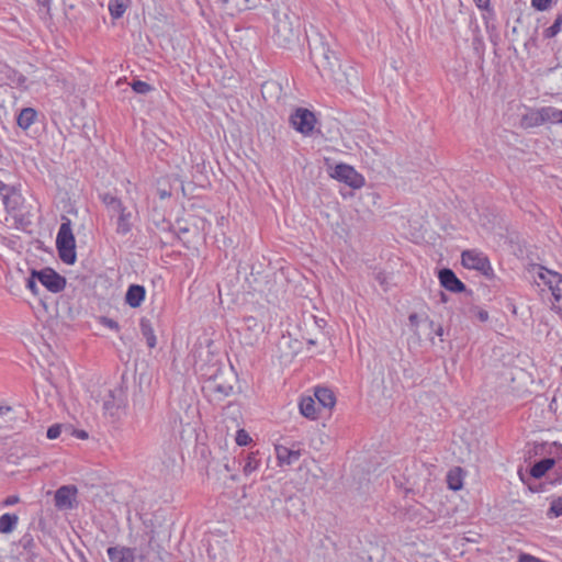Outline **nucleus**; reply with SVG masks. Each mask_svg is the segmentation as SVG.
<instances>
[{"label":"nucleus","mask_w":562,"mask_h":562,"mask_svg":"<svg viewBox=\"0 0 562 562\" xmlns=\"http://www.w3.org/2000/svg\"><path fill=\"white\" fill-rule=\"evenodd\" d=\"M99 196L106 207L109 216L111 218L116 217L115 232L121 236L127 235L133 227L132 212L127 210L121 199L110 192L102 193Z\"/></svg>","instance_id":"obj_1"},{"label":"nucleus","mask_w":562,"mask_h":562,"mask_svg":"<svg viewBox=\"0 0 562 562\" xmlns=\"http://www.w3.org/2000/svg\"><path fill=\"white\" fill-rule=\"evenodd\" d=\"M56 247L58 256L64 263L74 265L76 262V241L71 229V222L67 217H64V222L59 226Z\"/></svg>","instance_id":"obj_2"},{"label":"nucleus","mask_w":562,"mask_h":562,"mask_svg":"<svg viewBox=\"0 0 562 562\" xmlns=\"http://www.w3.org/2000/svg\"><path fill=\"white\" fill-rule=\"evenodd\" d=\"M274 41L280 46H288L297 37L293 21L288 13L274 14Z\"/></svg>","instance_id":"obj_3"},{"label":"nucleus","mask_w":562,"mask_h":562,"mask_svg":"<svg viewBox=\"0 0 562 562\" xmlns=\"http://www.w3.org/2000/svg\"><path fill=\"white\" fill-rule=\"evenodd\" d=\"M464 268L480 271L484 276L493 273V268L485 254L476 249L464 250L461 255Z\"/></svg>","instance_id":"obj_4"},{"label":"nucleus","mask_w":562,"mask_h":562,"mask_svg":"<svg viewBox=\"0 0 562 562\" xmlns=\"http://www.w3.org/2000/svg\"><path fill=\"white\" fill-rule=\"evenodd\" d=\"M32 276L52 293H59L66 286V279L52 268L32 270Z\"/></svg>","instance_id":"obj_5"},{"label":"nucleus","mask_w":562,"mask_h":562,"mask_svg":"<svg viewBox=\"0 0 562 562\" xmlns=\"http://www.w3.org/2000/svg\"><path fill=\"white\" fill-rule=\"evenodd\" d=\"M330 176L352 189H360L366 182L363 176L360 175L352 166L347 164L336 165Z\"/></svg>","instance_id":"obj_6"},{"label":"nucleus","mask_w":562,"mask_h":562,"mask_svg":"<svg viewBox=\"0 0 562 562\" xmlns=\"http://www.w3.org/2000/svg\"><path fill=\"white\" fill-rule=\"evenodd\" d=\"M292 127L303 135H311L316 123L314 113L304 108H297L290 115Z\"/></svg>","instance_id":"obj_7"},{"label":"nucleus","mask_w":562,"mask_h":562,"mask_svg":"<svg viewBox=\"0 0 562 562\" xmlns=\"http://www.w3.org/2000/svg\"><path fill=\"white\" fill-rule=\"evenodd\" d=\"M317 55L313 54L316 58V67L323 71H327L328 75H334L337 68H340L339 58L333 49L325 43H322L317 48Z\"/></svg>","instance_id":"obj_8"},{"label":"nucleus","mask_w":562,"mask_h":562,"mask_svg":"<svg viewBox=\"0 0 562 562\" xmlns=\"http://www.w3.org/2000/svg\"><path fill=\"white\" fill-rule=\"evenodd\" d=\"M0 196L8 213L19 211L24 201L20 189L14 186L5 184L2 181H0Z\"/></svg>","instance_id":"obj_9"},{"label":"nucleus","mask_w":562,"mask_h":562,"mask_svg":"<svg viewBox=\"0 0 562 562\" xmlns=\"http://www.w3.org/2000/svg\"><path fill=\"white\" fill-rule=\"evenodd\" d=\"M539 278L542 279L551 290L553 296V308L559 313H562V276L557 272L546 270V272L539 273Z\"/></svg>","instance_id":"obj_10"},{"label":"nucleus","mask_w":562,"mask_h":562,"mask_svg":"<svg viewBox=\"0 0 562 562\" xmlns=\"http://www.w3.org/2000/svg\"><path fill=\"white\" fill-rule=\"evenodd\" d=\"M439 281L440 284L448 291L460 293L465 290L464 283L458 279L451 269H441L439 271Z\"/></svg>","instance_id":"obj_11"},{"label":"nucleus","mask_w":562,"mask_h":562,"mask_svg":"<svg viewBox=\"0 0 562 562\" xmlns=\"http://www.w3.org/2000/svg\"><path fill=\"white\" fill-rule=\"evenodd\" d=\"M77 494V488L71 485H64L55 493V505L58 508L70 509L74 507V499Z\"/></svg>","instance_id":"obj_12"},{"label":"nucleus","mask_w":562,"mask_h":562,"mask_svg":"<svg viewBox=\"0 0 562 562\" xmlns=\"http://www.w3.org/2000/svg\"><path fill=\"white\" fill-rule=\"evenodd\" d=\"M108 555L111 562H135V550L127 547H110Z\"/></svg>","instance_id":"obj_13"},{"label":"nucleus","mask_w":562,"mask_h":562,"mask_svg":"<svg viewBox=\"0 0 562 562\" xmlns=\"http://www.w3.org/2000/svg\"><path fill=\"white\" fill-rule=\"evenodd\" d=\"M146 290L143 285L131 284L125 294V303L133 307H139L145 300Z\"/></svg>","instance_id":"obj_14"},{"label":"nucleus","mask_w":562,"mask_h":562,"mask_svg":"<svg viewBox=\"0 0 562 562\" xmlns=\"http://www.w3.org/2000/svg\"><path fill=\"white\" fill-rule=\"evenodd\" d=\"M276 454L280 465H291L299 461L301 451L278 445L276 446Z\"/></svg>","instance_id":"obj_15"},{"label":"nucleus","mask_w":562,"mask_h":562,"mask_svg":"<svg viewBox=\"0 0 562 562\" xmlns=\"http://www.w3.org/2000/svg\"><path fill=\"white\" fill-rule=\"evenodd\" d=\"M542 124H544L543 108L529 110L520 120L522 128H532Z\"/></svg>","instance_id":"obj_16"},{"label":"nucleus","mask_w":562,"mask_h":562,"mask_svg":"<svg viewBox=\"0 0 562 562\" xmlns=\"http://www.w3.org/2000/svg\"><path fill=\"white\" fill-rule=\"evenodd\" d=\"M314 396L318 404L324 408H333L336 404L334 392L328 387H315Z\"/></svg>","instance_id":"obj_17"},{"label":"nucleus","mask_w":562,"mask_h":562,"mask_svg":"<svg viewBox=\"0 0 562 562\" xmlns=\"http://www.w3.org/2000/svg\"><path fill=\"white\" fill-rule=\"evenodd\" d=\"M299 408H300V413L304 417H306L308 419H316L317 418L318 412H317V408H316V402H315V400L313 397H311V396H303L300 400Z\"/></svg>","instance_id":"obj_18"},{"label":"nucleus","mask_w":562,"mask_h":562,"mask_svg":"<svg viewBox=\"0 0 562 562\" xmlns=\"http://www.w3.org/2000/svg\"><path fill=\"white\" fill-rule=\"evenodd\" d=\"M36 117H37V112L35 109L24 108L20 111V113L16 117L18 126L21 127L22 130L26 131L35 122Z\"/></svg>","instance_id":"obj_19"},{"label":"nucleus","mask_w":562,"mask_h":562,"mask_svg":"<svg viewBox=\"0 0 562 562\" xmlns=\"http://www.w3.org/2000/svg\"><path fill=\"white\" fill-rule=\"evenodd\" d=\"M131 4V0H109L108 9L113 20L121 19Z\"/></svg>","instance_id":"obj_20"},{"label":"nucleus","mask_w":562,"mask_h":562,"mask_svg":"<svg viewBox=\"0 0 562 562\" xmlns=\"http://www.w3.org/2000/svg\"><path fill=\"white\" fill-rule=\"evenodd\" d=\"M555 461L552 458H544L537 461L530 469V475L535 479L542 477L553 465Z\"/></svg>","instance_id":"obj_21"},{"label":"nucleus","mask_w":562,"mask_h":562,"mask_svg":"<svg viewBox=\"0 0 562 562\" xmlns=\"http://www.w3.org/2000/svg\"><path fill=\"white\" fill-rule=\"evenodd\" d=\"M139 326L140 333L143 337L146 339L148 348H155L157 345V339L151 323L146 318H142Z\"/></svg>","instance_id":"obj_22"},{"label":"nucleus","mask_w":562,"mask_h":562,"mask_svg":"<svg viewBox=\"0 0 562 562\" xmlns=\"http://www.w3.org/2000/svg\"><path fill=\"white\" fill-rule=\"evenodd\" d=\"M19 522V517L15 514L5 513L0 516V532L10 533L12 532Z\"/></svg>","instance_id":"obj_23"},{"label":"nucleus","mask_w":562,"mask_h":562,"mask_svg":"<svg viewBox=\"0 0 562 562\" xmlns=\"http://www.w3.org/2000/svg\"><path fill=\"white\" fill-rule=\"evenodd\" d=\"M544 123L562 124V110L554 106H543Z\"/></svg>","instance_id":"obj_24"},{"label":"nucleus","mask_w":562,"mask_h":562,"mask_svg":"<svg viewBox=\"0 0 562 562\" xmlns=\"http://www.w3.org/2000/svg\"><path fill=\"white\" fill-rule=\"evenodd\" d=\"M448 487L452 491L462 488L461 469L450 470L447 475Z\"/></svg>","instance_id":"obj_25"},{"label":"nucleus","mask_w":562,"mask_h":562,"mask_svg":"<svg viewBox=\"0 0 562 562\" xmlns=\"http://www.w3.org/2000/svg\"><path fill=\"white\" fill-rule=\"evenodd\" d=\"M222 4L236 9L237 11H245L251 8L254 0H218Z\"/></svg>","instance_id":"obj_26"},{"label":"nucleus","mask_w":562,"mask_h":562,"mask_svg":"<svg viewBox=\"0 0 562 562\" xmlns=\"http://www.w3.org/2000/svg\"><path fill=\"white\" fill-rule=\"evenodd\" d=\"M210 389L213 393L218 394L220 398L228 396L233 391L232 385H225L216 382L212 383Z\"/></svg>","instance_id":"obj_27"},{"label":"nucleus","mask_w":562,"mask_h":562,"mask_svg":"<svg viewBox=\"0 0 562 562\" xmlns=\"http://www.w3.org/2000/svg\"><path fill=\"white\" fill-rule=\"evenodd\" d=\"M562 26V14H559L553 22L551 26L544 30V37L552 38L554 37L560 31Z\"/></svg>","instance_id":"obj_28"},{"label":"nucleus","mask_w":562,"mask_h":562,"mask_svg":"<svg viewBox=\"0 0 562 562\" xmlns=\"http://www.w3.org/2000/svg\"><path fill=\"white\" fill-rule=\"evenodd\" d=\"M260 461L256 458L255 454H249L246 459V463L244 465V473L246 475L251 474L259 468Z\"/></svg>","instance_id":"obj_29"},{"label":"nucleus","mask_w":562,"mask_h":562,"mask_svg":"<svg viewBox=\"0 0 562 562\" xmlns=\"http://www.w3.org/2000/svg\"><path fill=\"white\" fill-rule=\"evenodd\" d=\"M131 87L136 93L139 94H146L153 90V87L149 83L142 80L133 81Z\"/></svg>","instance_id":"obj_30"},{"label":"nucleus","mask_w":562,"mask_h":562,"mask_svg":"<svg viewBox=\"0 0 562 562\" xmlns=\"http://www.w3.org/2000/svg\"><path fill=\"white\" fill-rule=\"evenodd\" d=\"M548 515L551 517L562 516V496H560L551 502Z\"/></svg>","instance_id":"obj_31"},{"label":"nucleus","mask_w":562,"mask_h":562,"mask_svg":"<svg viewBox=\"0 0 562 562\" xmlns=\"http://www.w3.org/2000/svg\"><path fill=\"white\" fill-rule=\"evenodd\" d=\"M251 441L250 436L245 429H239L236 434V443L238 446H247Z\"/></svg>","instance_id":"obj_32"},{"label":"nucleus","mask_w":562,"mask_h":562,"mask_svg":"<svg viewBox=\"0 0 562 562\" xmlns=\"http://www.w3.org/2000/svg\"><path fill=\"white\" fill-rule=\"evenodd\" d=\"M108 397L109 398H106L103 403V409L105 412H108L110 415H113L114 408H116V406L114 404V395H113L112 391L109 392Z\"/></svg>","instance_id":"obj_33"},{"label":"nucleus","mask_w":562,"mask_h":562,"mask_svg":"<svg viewBox=\"0 0 562 562\" xmlns=\"http://www.w3.org/2000/svg\"><path fill=\"white\" fill-rule=\"evenodd\" d=\"M61 434V426L59 424H55V425H52L48 429H47V438L48 439H57Z\"/></svg>","instance_id":"obj_34"},{"label":"nucleus","mask_w":562,"mask_h":562,"mask_svg":"<svg viewBox=\"0 0 562 562\" xmlns=\"http://www.w3.org/2000/svg\"><path fill=\"white\" fill-rule=\"evenodd\" d=\"M36 277H33L32 274L26 279V288L34 294L38 295L40 289L36 284Z\"/></svg>","instance_id":"obj_35"},{"label":"nucleus","mask_w":562,"mask_h":562,"mask_svg":"<svg viewBox=\"0 0 562 562\" xmlns=\"http://www.w3.org/2000/svg\"><path fill=\"white\" fill-rule=\"evenodd\" d=\"M244 323L245 325L248 327V328H252V329H257V330H262L263 327L261 324L258 323L257 318L252 317V316H249V317H246L244 319Z\"/></svg>","instance_id":"obj_36"},{"label":"nucleus","mask_w":562,"mask_h":562,"mask_svg":"<svg viewBox=\"0 0 562 562\" xmlns=\"http://www.w3.org/2000/svg\"><path fill=\"white\" fill-rule=\"evenodd\" d=\"M550 2L551 0H531L532 7L540 11L546 10L549 7Z\"/></svg>","instance_id":"obj_37"},{"label":"nucleus","mask_w":562,"mask_h":562,"mask_svg":"<svg viewBox=\"0 0 562 562\" xmlns=\"http://www.w3.org/2000/svg\"><path fill=\"white\" fill-rule=\"evenodd\" d=\"M102 324L104 326H106L108 328L116 330V331L120 329L119 323L116 321L112 319V318L103 317L102 318Z\"/></svg>","instance_id":"obj_38"},{"label":"nucleus","mask_w":562,"mask_h":562,"mask_svg":"<svg viewBox=\"0 0 562 562\" xmlns=\"http://www.w3.org/2000/svg\"><path fill=\"white\" fill-rule=\"evenodd\" d=\"M517 562H544L533 555L530 554H520Z\"/></svg>","instance_id":"obj_39"},{"label":"nucleus","mask_w":562,"mask_h":562,"mask_svg":"<svg viewBox=\"0 0 562 562\" xmlns=\"http://www.w3.org/2000/svg\"><path fill=\"white\" fill-rule=\"evenodd\" d=\"M475 316L480 322H486L488 319V313L484 310H477Z\"/></svg>","instance_id":"obj_40"},{"label":"nucleus","mask_w":562,"mask_h":562,"mask_svg":"<svg viewBox=\"0 0 562 562\" xmlns=\"http://www.w3.org/2000/svg\"><path fill=\"white\" fill-rule=\"evenodd\" d=\"M19 502V497L15 496V495H11V496H8L4 501H3V505L4 506H12L14 504H16Z\"/></svg>","instance_id":"obj_41"},{"label":"nucleus","mask_w":562,"mask_h":562,"mask_svg":"<svg viewBox=\"0 0 562 562\" xmlns=\"http://www.w3.org/2000/svg\"><path fill=\"white\" fill-rule=\"evenodd\" d=\"M36 2L38 5L43 7L46 12H49L52 0H36Z\"/></svg>","instance_id":"obj_42"},{"label":"nucleus","mask_w":562,"mask_h":562,"mask_svg":"<svg viewBox=\"0 0 562 562\" xmlns=\"http://www.w3.org/2000/svg\"><path fill=\"white\" fill-rule=\"evenodd\" d=\"M10 412H12L11 406L0 404V416L7 415Z\"/></svg>","instance_id":"obj_43"},{"label":"nucleus","mask_w":562,"mask_h":562,"mask_svg":"<svg viewBox=\"0 0 562 562\" xmlns=\"http://www.w3.org/2000/svg\"><path fill=\"white\" fill-rule=\"evenodd\" d=\"M408 321L412 326H417L418 325V315L415 313L411 314L408 317Z\"/></svg>","instance_id":"obj_44"},{"label":"nucleus","mask_w":562,"mask_h":562,"mask_svg":"<svg viewBox=\"0 0 562 562\" xmlns=\"http://www.w3.org/2000/svg\"><path fill=\"white\" fill-rule=\"evenodd\" d=\"M480 9H484L488 5L490 0H474Z\"/></svg>","instance_id":"obj_45"},{"label":"nucleus","mask_w":562,"mask_h":562,"mask_svg":"<svg viewBox=\"0 0 562 562\" xmlns=\"http://www.w3.org/2000/svg\"><path fill=\"white\" fill-rule=\"evenodd\" d=\"M435 334L439 337H441L443 335V328L442 326L438 325L437 328L435 329Z\"/></svg>","instance_id":"obj_46"},{"label":"nucleus","mask_w":562,"mask_h":562,"mask_svg":"<svg viewBox=\"0 0 562 562\" xmlns=\"http://www.w3.org/2000/svg\"><path fill=\"white\" fill-rule=\"evenodd\" d=\"M78 437H79V438H83V439H85V438H87V437H88V435H87V432H86V431H83V430H82V431H80V434L78 435Z\"/></svg>","instance_id":"obj_47"},{"label":"nucleus","mask_w":562,"mask_h":562,"mask_svg":"<svg viewBox=\"0 0 562 562\" xmlns=\"http://www.w3.org/2000/svg\"><path fill=\"white\" fill-rule=\"evenodd\" d=\"M169 195H170V194H169V193H167L166 191L160 192V198H162V199H164V198H166V196H169Z\"/></svg>","instance_id":"obj_48"},{"label":"nucleus","mask_w":562,"mask_h":562,"mask_svg":"<svg viewBox=\"0 0 562 562\" xmlns=\"http://www.w3.org/2000/svg\"><path fill=\"white\" fill-rule=\"evenodd\" d=\"M378 280H380V283H383V278L378 277Z\"/></svg>","instance_id":"obj_49"},{"label":"nucleus","mask_w":562,"mask_h":562,"mask_svg":"<svg viewBox=\"0 0 562 562\" xmlns=\"http://www.w3.org/2000/svg\"><path fill=\"white\" fill-rule=\"evenodd\" d=\"M378 280H380V283H383V278L378 277Z\"/></svg>","instance_id":"obj_50"},{"label":"nucleus","mask_w":562,"mask_h":562,"mask_svg":"<svg viewBox=\"0 0 562 562\" xmlns=\"http://www.w3.org/2000/svg\"><path fill=\"white\" fill-rule=\"evenodd\" d=\"M378 280H380V283H383V278L378 277Z\"/></svg>","instance_id":"obj_51"},{"label":"nucleus","mask_w":562,"mask_h":562,"mask_svg":"<svg viewBox=\"0 0 562 562\" xmlns=\"http://www.w3.org/2000/svg\"><path fill=\"white\" fill-rule=\"evenodd\" d=\"M441 296H442V301H446V295H445V293H441Z\"/></svg>","instance_id":"obj_52"},{"label":"nucleus","mask_w":562,"mask_h":562,"mask_svg":"<svg viewBox=\"0 0 562 562\" xmlns=\"http://www.w3.org/2000/svg\"><path fill=\"white\" fill-rule=\"evenodd\" d=\"M429 325H430V327L432 328V327H434V322H432V321H429Z\"/></svg>","instance_id":"obj_53"}]
</instances>
